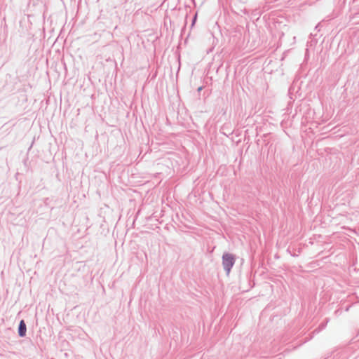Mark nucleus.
I'll return each instance as SVG.
<instances>
[{"instance_id": "obj_2", "label": "nucleus", "mask_w": 359, "mask_h": 359, "mask_svg": "<svg viewBox=\"0 0 359 359\" xmlns=\"http://www.w3.org/2000/svg\"><path fill=\"white\" fill-rule=\"evenodd\" d=\"M26 325L24 320H21L19 325L18 333L20 337H24L26 334Z\"/></svg>"}, {"instance_id": "obj_3", "label": "nucleus", "mask_w": 359, "mask_h": 359, "mask_svg": "<svg viewBox=\"0 0 359 359\" xmlns=\"http://www.w3.org/2000/svg\"><path fill=\"white\" fill-rule=\"evenodd\" d=\"M201 90H202V87H199L198 89V91H201Z\"/></svg>"}, {"instance_id": "obj_1", "label": "nucleus", "mask_w": 359, "mask_h": 359, "mask_svg": "<svg viewBox=\"0 0 359 359\" xmlns=\"http://www.w3.org/2000/svg\"><path fill=\"white\" fill-rule=\"evenodd\" d=\"M235 262L234 257L229 253H226L222 257V264L227 274L229 273L231 269Z\"/></svg>"}]
</instances>
